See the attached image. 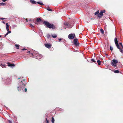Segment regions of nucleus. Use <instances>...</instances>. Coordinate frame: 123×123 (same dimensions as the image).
Listing matches in <instances>:
<instances>
[{"mask_svg": "<svg viewBox=\"0 0 123 123\" xmlns=\"http://www.w3.org/2000/svg\"><path fill=\"white\" fill-rule=\"evenodd\" d=\"M24 79L19 83L17 86V89L18 91H21L22 90L26 84V83L24 81Z\"/></svg>", "mask_w": 123, "mask_h": 123, "instance_id": "f257e3e1", "label": "nucleus"}, {"mask_svg": "<svg viewBox=\"0 0 123 123\" xmlns=\"http://www.w3.org/2000/svg\"><path fill=\"white\" fill-rule=\"evenodd\" d=\"M43 24H45L48 28L52 29H55V26L53 24H51L47 21H44L43 22Z\"/></svg>", "mask_w": 123, "mask_h": 123, "instance_id": "f03ea898", "label": "nucleus"}, {"mask_svg": "<svg viewBox=\"0 0 123 123\" xmlns=\"http://www.w3.org/2000/svg\"><path fill=\"white\" fill-rule=\"evenodd\" d=\"M115 42V44L117 46V48L119 49L120 51V52L122 53L123 52V50H122L119 47V45L118 44V40L117 38L116 37H115L114 39Z\"/></svg>", "mask_w": 123, "mask_h": 123, "instance_id": "7ed1b4c3", "label": "nucleus"}, {"mask_svg": "<svg viewBox=\"0 0 123 123\" xmlns=\"http://www.w3.org/2000/svg\"><path fill=\"white\" fill-rule=\"evenodd\" d=\"M118 63V61L116 60L113 59L112 60V62L111 63V64L113 66L116 67L117 65V64Z\"/></svg>", "mask_w": 123, "mask_h": 123, "instance_id": "20e7f679", "label": "nucleus"}, {"mask_svg": "<svg viewBox=\"0 0 123 123\" xmlns=\"http://www.w3.org/2000/svg\"><path fill=\"white\" fill-rule=\"evenodd\" d=\"M75 37V35L74 34H70L68 36V38L70 39H73Z\"/></svg>", "mask_w": 123, "mask_h": 123, "instance_id": "39448f33", "label": "nucleus"}, {"mask_svg": "<svg viewBox=\"0 0 123 123\" xmlns=\"http://www.w3.org/2000/svg\"><path fill=\"white\" fill-rule=\"evenodd\" d=\"M4 82H5L6 84H10V82L12 81V80L9 78H7L6 79H5L4 80Z\"/></svg>", "mask_w": 123, "mask_h": 123, "instance_id": "423d86ee", "label": "nucleus"}, {"mask_svg": "<svg viewBox=\"0 0 123 123\" xmlns=\"http://www.w3.org/2000/svg\"><path fill=\"white\" fill-rule=\"evenodd\" d=\"M43 21L39 18H37L36 21L35 22V23L37 25H38V24H37L38 22H42Z\"/></svg>", "mask_w": 123, "mask_h": 123, "instance_id": "0eeeda50", "label": "nucleus"}, {"mask_svg": "<svg viewBox=\"0 0 123 123\" xmlns=\"http://www.w3.org/2000/svg\"><path fill=\"white\" fill-rule=\"evenodd\" d=\"M74 44L76 46H78L79 45V43L77 42L78 40L77 39H74Z\"/></svg>", "mask_w": 123, "mask_h": 123, "instance_id": "6e6552de", "label": "nucleus"}, {"mask_svg": "<svg viewBox=\"0 0 123 123\" xmlns=\"http://www.w3.org/2000/svg\"><path fill=\"white\" fill-rule=\"evenodd\" d=\"M36 56L37 57V59H40L41 58L42 56L41 55L39 54H37L36 55Z\"/></svg>", "mask_w": 123, "mask_h": 123, "instance_id": "1a4fd4ad", "label": "nucleus"}, {"mask_svg": "<svg viewBox=\"0 0 123 123\" xmlns=\"http://www.w3.org/2000/svg\"><path fill=\"white\" fill-rule=\"evenodd\" d=\"M64 25L67 26H68V28H71V27L70 26L69 23H64Z\"/></svg>", "mask_w": 123, "mask_h": 123, "instance_id": "9d476101", "label": "nucleus"}, {"mask_svg": "<svg viewBox=\"0 0 123 123\" xmlns=\"http://www.w3.org/2000/svg\"><path fill=\"white\" fill-rule=\"evenodd\" d=\"M45 46L47 48H49L51 47V45L50 44H45Z\"/></svg>", "mask_w": 123, "mask_h": 123, "instance_id": "9b49d317", "label": "nucleus"}, {"mask_svg": "<svg viewBox=\"0 0 123 123\" xmlns=\"http://www.w3.org/2000/svg\"><path fill=\"white\" fill-rule=\"evenodd\" d=\"M6 29L7 31H9V25H8V23H6Z\"/></svg>", "mask_w": 123, "mask_h": 123, "instance_id": "f8f14e48", "label": "nucleus"}, {"mask_svg": "<svg viewBox=\"0 0 123 123\" xmlns=\"http://www.w3.org/2000/svg\"><path fill=\"white\" fill-rule=\"evenodd\" d=\"M103 15V14L102 13L100 12V13H99L98 15V16L99 18H100Z\"/></svg>", "mask_w": 123, "mask_h": 123, "instance_id": "ddd939ff", "label": "nucleus"}, {"mask_svg": "<svg viewBox=\"0 0 123 123\" xmlns=\"http://www.w3.org/2000/svg\"><path fill=\"white\" fill-rule=\"evenodd\" d=\"M74 21H71L70 22V23H69V25H70V26L71 27L74 24Z\"/></svg>", "mask_w": 123, "mask_h": 123, "instance_id": "4468645a", "label": "nucleus"}, {"mask_svg": "<svg viewBox=\"0 0 123 123\" xmlns=\"http://www.w3.org/2000/svg\"><path fill=\"white\" fill-rule=\"evenodd\" d=\"M8 66H15L14 64H12L9 62L8 63Z\"/></svg>", "mask_w": 123, "mask_h": 123, "instance_id": "2eb2a0df", "label": "nucleus"}, {"mask_svg": "<svg viewBox=\"0 0 123 123\" xmlns=\"http://www.w3.org/2000/svg\"><path fill=\"white\" fill-rule=\"evenodd\" d=\"M30 1L33 4H35L36 3V2L33 0H30Z\"/></svg>", "mask_w": 123, "mask_h": 123, "instance_id": "dca6fc26", "label": "nucleus"}, {"mask_svg": "<svg viewBox=\"0 0 123 123\" xmlns=\"http://www.w3.org/2000/svg\"><path fill=\"white\" fill-rule=\"evenodd\" d=\"M46 9L50 11H52V10L50 9L49 7L48 6L47 7H46Z\"/></svg>", "mask_w": 123, "mask_h": 123, "instance_id": "f3484780", "label": "nucleus"}, {"mask_svg": "<svg viewBox=\"0 0 123 123\" xmlns=\"http://www.w3.org/2000/svg\"><path fill=\"white\" fill-rule=\"evenodd\" d=\"M99 13V11L98 10L96 12H95L94 13V14L95 15H98V14Z\"/></svg>", "mask_w": 123, "mask_h": 123, "instance_id": "a211bd4d", "label": "nucleus"}, {"mask_svg": "<svg viewBox=\"0 0 123 123\" xmlns=\"http://www.w3.org/2000/svg\"><path fill=\"white\" fill-rule=\"evenodd\" d=\"M12 28L13 29H14L15 28L17 27V25L15 24H13L12 25Z\"/></svg>", "mask_w": 123, "mask_h": 123, "instance_id": "6ab92c4d", "label": "nucleus"}, {"mask_svg": "<svg viewBox=\"0 0 123 123\" xmlns=\"http://www.w3.org/2000/svg\"><path fill=\"white\" fill-rule=\"evenodd\" d=\"M114 72L116 73H119V71L118 70H116L114 71Z\"/></svg>", "mask_w": 123, "mask_h": 123, "instance_id": "aec40b11", "label": "nucleus"}, {"mask_svg": "<svg viewBox=\"0 0 123 123\" xmlns=\"http://www.w3.org/2000/svg\"><path fill=\"white\" fill-rule=\"evenodd\" d=\"M97 62L99 65H100L101 64V62L100 60H97Z\"/></svg>", "mask_w": 123, "mask_h": 123, "instance_id": "412c9836", "label": "nucleus"}, {"mask_svg": "<svg viewBox=\"0 0 123 123\" xmlns=\"http://www.w3.org/2000/svg\"><path fill=\"white\" fill-rule=\"evenodd\" d=\"M100 31L102 33V34H103L104 33V31L103 29L102 28H101L100 29Z\"/></svg>", "mask_w": 123, "mask_h": 123, "instance_id": "4be33fe9", "label": "nucleus"}, {"mask_svg": "<svg viewBox=\"0 0 123 123\" xmlns=\"http://www.w3.org/2000/svg\"><path fill=\"white\" fill-rule=\"evenodd\" d=\"M52 37L54 38H55L57 37V35L56 34L54 35H52Z\"/></svg>", "mask_w": 123, "mask_h": 123, "instance_id": "5701e85b", "label": "nucleus"}, {"mask_svg": "<svg viewBox=\"0 0 123 123\" xmlns=\"http://www.w3.org/2000/svg\"><path fill=\"white\" fill-rule=\"evenodd\" d=\"M37 3L38 4L40 5H43V3L42 2H37Z\"/></svg>", "mask_w": 123, "mask_h": 123, "instance_id": "b1692460", "label": "nucleus"}, {"mask_svg": "<svg viewBox=\"0 0 123 123\" xmlns=\"http://www.w3.org/2000/svg\"><path fill=\"white\" fill-rule=\"evenodd\" d=\"M15 46L16 47L17 49H19V46L17 44H16L15 45Z\"/></svg>", "mask_w": 123, "mask_h": 123, "instance_id": "393cba45", "label": "nucleus"}, {"mask_svg": "<svg viewBox=\"0 0 123 123\" xmlns=\"http://www.w3.org/2000/svg\"><path fill=\"white\" fill-rule=\"evenodd\" d=\"M54 118L53 117H52L51 120L52 123H54Z\"/></svg>", "mask_w": 123, "mask_h": 123, "instance_id": "a878e982", "label": "nucleus"}, {"mask_svg": "<svg viewBox=\"0 0 123 123\" xmlns=\"http://www.w3.org/2000/svg\"><path fill=\"white\" fill-rule=\"evenodd\" d=\"M47 37L48 38H49L50 37V35L49 34H48L47 35Z\"/></svg>", "mask_w": 123, "mask_h": 123, "instance_id": "bb28decb", "label": "nucleus"}, {"mask_svg": "<svg viewBox=\"0 0 123 123\" xmlns=\"http://www.w3.org/2000/svg\"><path fill=\"white\" fill-rule=\"evenodd\" d=\"M100 12L102 13L103 14V13H105V10H101V11Z\"/></svg>", "mask_w": 123, "mask_h": 123, "instance_id": "cd10ccee", "label": "nucleus"}, {"mask_svg": "<svg viewBox=\"0 0 123 123\" xmlns=\"http://www.w3.org/2000/svg\"><path fill=\"white\" fill-rule=\"evenodd\" d=\"M29 25H30V27L32 28H33L34 27V26H33L32 25V24H29Z\"/></svg>", "mask_w": 123, "mask_h": 123, "instance_id": "c85d7f7f", "label": "nucleus"}, {"mask_svg": "<svg viewBox=\"0 0 123 123\" xmlns=\"http://www.w3.org/2000/svg\"><path fill=\"white\" fill-rule=\"evenodd\" d=\"M110 49L111 51H112L113 50V48L112 47L110 46Z\"/></svg>", "mask_w": 123, "mask_h": 123, "instance_id": "c756f323", "label": "nucleus"}, {"mask_svg": "<svg viewBox=\"0 0 123 123\" xmlns=\"http://www.w3.org/2000/svg\"><path fill=\"white\" fill-rule=\"evenodd\" d=\"M119 43V44L121 46L122 48H123V46L122 45V43H121V42H120Z\"/></svg>", "mask_w": 123, "mask_h": 123, "instance_id": "7c9ffc66", "label": "nucleus"}, {"mask_svg": "<svg viewBox=\"0 0 123 123\" xmlns=\"http://www.w3.org/2000/svg\"><path fill=\"white\" fill-rule=\"evenodd\" d=\"M25 20H26V21L27 22H28V21H31L32 20H31V19H29L28 20V19H25Z\"/></svg>", "mask_w": 123, "mask_h": 123, "instance_id": "2f4dec72", "label": "nucleus"}, {"mask_svg": "<svg viewBox=\"0 0 123 123\" xmlns=\"http://www.w3.org/2000/svg\"><path fill=\"white\" fill-rule=\"evenodd\" d=\"M91 61L92 62H94L95 61L93 59H91Z\"/></svg>", "mask_w": 123, "mask_h": 123, "instance_id": "473e14b6", "label": "nucleus"}, {"mask_svg": "<svg viewBox=\"0 0 123 123\" xmlns=\"http://www.w3.org/2000/svg\"><path fill=\"white\" fill-rule=\"evenodd\" d=\"M0 4L2 5L3 6L5 4V3H0Z\"/></svg>", "mask_w": 123, "mask_h": 123, "instance_id": "72a5a7b5", "label": "nucleus"}, {"mask_svg": "<svg viewBox=\"0 0 123 123\" xmlns=\"http://www.w3.org/2000/svg\"><path fill=\"white\" fill-rule=\"evenodd\" d=\"M46 123H49V121L47 120V118L46 119Z\"/></svg>", "mask_w": 123, "mask_h": 123, "instance_id": "f704fd0d", "label": "nucleus"}, {"mask_svg": "<svg viewBox=\"0 0 123 123\" xmlns=\"http://www.w3.org/2000/svg\"><path fill=\"white\" fill-rule=\"evenodd\" d=\"M37 24H38V25H40L42 23H40V22H38L37 23Z\"/></svg>", "mask_w": 123, "mask_h": 123, "instance_id": "c9c22d12", "label": "nucleus"}, {"mask_svg": "<svg viewBox=\"0 0 123 123\" xmlns=\"http://www.w3.org/2000/svg\"><path fill=\"white\" fill-rule=\"evenodd\" d=\"M0 19L2 20L5 19V18H0Z\"/></svg>", "mask_w": 123, "mask_h": 123, "instance_id": "e433bc0d", "label": "nucleus"}, {"mask_svg": "<svg viewBox=\"0 0 123 123\" xmlns=\"http://www.w3.org/2000/svg\"><path fill=\"white\" fill-rule=\"evenodd\" d=\"M27 50V49H25V48H24L23 49H22V50Z\"/></svg>", "mask_w": 123, "mask_h": 123, "instance_id": "4c0bfd02", "label": "nucleus"}, {"mask_svg": "<svg viewBox=\"0 0 123 123\" xmlns=\"http://www.w3.org/2000/svg\"><path fill=\"white\" fill-rule=\"evenodd\" d=\"M5 65H2V67L3 68H5Z\"/></svg>", "mask_w": 123, "mask_h": 123, "instance_id": "58836bf2", "label": "nucleus"}, {"mask_svg": "<svg viewBox=\"0 0 123 123\" xmlns=\"http://www.w3.org/2000/svg\"><path fill=\"white\" fill-rule=\"evenodd\" d=\"M24 91H25V92H26L27 91V89L26 88H25V89H24Z\"/></svg>", "mask_w": 123, "mask_h": 123, "instance_id": "ea45409f", "label": "nucleus"}, {"mask_svg": "<svg viewBox=\"0 0 123 123\" xmlns=\"http://www.w3.org/2000/svg\"><path fill=\"white\" fill-rule=\"evenodd\" d=\"M8 122L9 123H12V121L10 120H9Z\"/></svg>", "mask_w": 123, "mask_h": 123, "instance_id": "a19ab883", "label": "nucleus"}, {"mask_svg": "<svg viewBox=\"0 0 123 123\" xmlns=\"http://www.w3.org/2000/svg\"><path fill=\"white\" fill-rule=\"evenodd\" d=\"M8 31L7 32V33L9 34V33H10L11 32V31Z\"/></svg>", "mask_w": 123, "mask_h": 123, "instance_id": "79ce46f5", "label": "nucleus"}, {"mask_svg": "<svg viewBox=\"0 0 123 123\" xmlns=\"http://www.w3.org/2000/svg\"><path fill=\"white\" fill-rule=\"evenodd\" d=\"M8 34L7 32L5 35V36H6Z\"/></svg>", "mask_w": 123, "mask_h": 123, "instance_id": "37998d69", "label": "nucleus"}, {"mask_svg": "<svg viewBox=\"0 0 123 123\" xmlns=\"http://www.w3.org/2000/svg\"><path fill=\"white\" fill-rule=\"evenodd\" d=\"M3 2H5L7 1V0H2Z\"/></svg>", "mask_w": 123, "mask_h": 123, "instance_id": "c03bdc74", "label": "nucleus"}, {"mask_svg": "<svg viewBox=\"0 0 123 123\" xmlns=\"http://www.w3.org/2000/svg\"><path fill=\"white\" fill-rule=\"evenodd\" d=\"M65 41H66V40L64 39L63 40H62V42H65Z\"/></svg>", "mask_w": 123, "mask_h": 123, "instance_id": "a18cd8bd", "label": "nucleus"}, {"mask_svg": "<svg viewBox=\"0 0 123 123\" xmlns=\"http://www.w3.org/2000/svg\"><path fill=\"white\" fill-rule=\"evenodd\" d=\"M2 23H4V24H5V22L4 21H2Z\"/></svg>", "mask_w": 123, "mask_h": 123, "instance_id": "49530a36", "label": "nucleus"}, {"mask_svg": "<svg viewBox=\"0 0 123 123\" xmlns=\"http://www.w3.org/2000/svg\"><path fill=\"white\" fill-rule=\"evenodd\" d=\"M27 53H30V51H28V52H27Z\"/></svg>", "mask_w": 123, "mask_h": 123, "instance_id": "de8ad7c7", "label": "nucleus"}, {"mask_svg": "<svg viewBox=\"0 0 123 123\" xmlns=\"http://www.w3.org/2000/svg\"><path fill=\"white\" fill-rule=\"evenodd\" d=\"M59 41H61V40H62V38H60V39H59Z\"/></svg>", "mask_w": 123, "mask_h": 123, "instance_id": "09e8293b", "label": "nucleus"}, {"mask_svg": "<svg viewBox=\"0 0 123 123\" xmlns=\"http://www.w3.org/2000/svg\"><path fill=\"white\" fill-rule=\"evenodd\" d=\"M105 55H106V56H108V54H105Z\"/></svg>", "mask_w": 123, "mask_h": 123, "instance_id": "8fccbe9b", "label": "nucleus"}, {"mask_svg": "<svg viewBox=\"0 0 123 123\" xmlns=\"http://www.w3.org/2000/svg\"><path fill=\"white\" fill-rule=\"evenodd\" d=\"M63 110L62 109H61V110H60V111H62V110Z\"/></svg>", "mask_w": 123, "mask_h": 123, "instance_id": "3c124183", "label": "nucleus"}, {"mask_svg": "<svg viewBox=\"0 0 123 123\" xmlns=\"http://www.w3.org/2000/svg\"><path fill=\"white\" fill-rule=\"evenodd\" d=\"M1 37V35H0V38Z\"/></svg>", "mask_w": 123, "mask_h": 123, "instance_id": "603ef678", "label": "nucleus"}, {"mask_svg": "<svg viewBox=\"0 0 123 123\" xmlns=\"http://www.w3.org/2000/svg\"><path fill=\"white\" fill-rule=\"evenodd\" d=\"M20 79V78H18V79Z\"/></svg>", "mask_w": 123, "mask_h": 123, "instance_id": "864d4df0", "label": "nucleus"}, {"mask_svg": "<svg viewBox=\"0 0 123 123\" xmlns=\"http://www.w3.org/2000/svg\"><path fill=\"white\" fill-rule=\"evenodd\" d=\"M31 54L33 55V54L32 53Z\"/></svg>", "mask_w": 123, "mask_h": 123, "instance_id": "5fc2aeb1", "label": "nucleus"}]
</instances>
